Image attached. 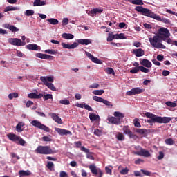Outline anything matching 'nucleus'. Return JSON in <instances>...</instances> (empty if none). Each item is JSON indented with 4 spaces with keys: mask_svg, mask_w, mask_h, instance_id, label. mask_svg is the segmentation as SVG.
I'll list each match as a JSON object with an SVG mask.
<instances>
[{
    "mask_svg": "<svg viewBox=\"0 0 177 177\" xmlns=\"http://www.w3.org/2000/svg\"><path fill=\"white\" fill-rule=\"evenodd\" d=\"M145 115L147 118H150L147 121L150 125H153V123L167 124L171 121V118L169 117H159L151 112H146Z\"/></svg>",
    "mask_w": 177,
    "mask_h": 177,
    "instance_id": "1",
    "label": "nucleus"
},
{
    "mask_svg": "<svg viewBox=\"0 0 177 177\" xmlns=\"http://www.w3.org/2000/svg\"><path fill=\"white\" fill-rule=\"evenodd\" d=\"M149 41L153 48L157 49H165L166 46H164L161 42L163 41V37L156 35L153 37H149Z\"/></svg>",
    "mask_w": 177,
    "mask_h": 177,
    "instance_id": "2",
    "label": "nucleus"
},
{
    "mask_svg": "<svg viewBox=\"0 0 177 177\" xmlns=\"http://www.w3.org/2000/svg\"><path fill=\"white\" fill-rule=\"evenodd\" d=\"M113 116L114 117L108 118L109 122L112 124H121L122 122V120L124 118V114L121 112L116 111L113 113Z\"/></svg>",
    "mask_w": 177,
    "mask_h": 177,
    "instance_id": "3",
    "label": "nucleus"
},
{
    "mask_svg": "<svg viewBox=\"0 0 177 177\" xmlns=\"http://www.w3.org/2000/svg\"><path fill=\"white\" fill-rule=\"evenodd\" d=\"M135 10L138 12L142 16H145L151 19H154L156 16V14L152 12L151 10L147 8H145L143 6H136Z\"/></svg>",
    "mask_w": 177,
    "mask_h": 177,
    "instance_id": "4",
    "label": "nucleus"
},
{
    "mask_svg": "<svg viewBox=\"0 0 177 177\" xmlns=\"http://www.w3.org/2000/svg\"><path fill=\"white\" fill-rule=\"evenodd\" d=\"M35 153L43 154V155H48L53 153V150L51 149L50 146L48 145H39L37 148L35 149Z\"/></svg>",
    "mask_w": 177,
    "mask_h": 177,
    "instance_id": "5",
    "label": "nucleus"
},
{
    "mask_svg": "<svg viewBox=\"0 0 177 177\" xmlns=\"http://www.w3.org/2000/svg\"><path fill=\"white\" fill-rule=\"evenodd\" d=\"M88 168L94 177H103L104 171L97 168L95 165L88 166Z\"/></svg>",
    "mask_w": 177,
    "mask_h": 177,
    "instance_id": "6",
    "label": "nucleus"
},
{
    "mask_svg": "<svg viewBox=\"0 0 177 177\" xmlns=\"http://www.w3.org/2000/svg\"><path fill=\"white\" fill-rule=\"evenodd\" d=\"M30 124H31L33 127H36V128H37V129H39L44 130V131H46V132H50V128H49L48 127H47V126L45 125V124H41V123L40 122H39L38 120H32V121L30 122Z\"/></svg>",
    "mask_w": 177,
    "mask_h": 177,
    "instance_id": "7",
    "label": "nucleus"
},
{
    "mask_svg": "<svg viewBox=\"0 0 177 177\" xmlns=\"http://www.w3.org/2000/svg\"><path fill=\"white\" fill-rule=\"evenodd\" d=\"M8 42L13 46H24L26 44L25 41H22L21 39L18 38H9Z\"/></svg>",
    "mask_w": 177,
    "mask_h": 177,
    "instance_id": "8",
    "label": "nucleus"
},
{
    "mask_svg": "<svg viewBox=\"0 0 177 177\" xmlns=\"http://www.w3.org/2000/svg\"><path fill=\"white\" fill-rule=\"evenodd\" d=\"M145 91V89H142L141 88H134L131 91H127L126 95L127 96H134L136 95H140Z\"/></svg>",
    "mask_w": 177,
    "mask_h": 177,
    "instance_id": "9",
    "label": "nucleus"
},
{
    "mask_svg": "<svg viewBox=\"0 0 177 177\" xmlns=\"http://www.w3.org/2000/svg\"><path fill=\"white\" fill-rule=\"evenodd\" d=\"M158 35L163 38H169L170 37V33L167 28L162 27L158 30Z\"/></svg>",
    "mask_w": 177,
    "mask_h": 177,
    "instance_id": "10",
    "label": "nucleus"
},
{
    "mask_svg": "<svg viewBox=\"0 0 177 177\" xmlns=\"http://www.w3.org/2000/svg\"><path fill=\"white\" fill-rule=\"evenodd\" d=\"M40 80L44 83V84L48 87V88L50 89L54 92L57 91V88L54 86V84L47 82L46 77H41Z\"/></svg>",
    "mask_w": 177,
    "mask_h": 177,
    "instance_id": "11",
    "label": "nucleus"
},
{
    "mask_svg": "<svg viewBox=\"0 0 177 177\" xmlns=\"http://www.w3.org/2000/svg\"><path fill=\"white\" fill-rule=\"evenodd\" d=\"M123 131H124V133L125 134H127L129 137V138H132V139H137V138H138V136L137 135L133 134L131 131V130H130L129 127H127V126L124 127Z\"/></svg>",
    "mask_w": 177,
    "mask_h": 177,
    "instance_id": "12",
    "label": "nucleus"
},
{
    "mask_svg": "<svg viewBox=\"0 0 177 177\" xmlns=\"http://www.w3.org/2000/svg\"><path fill=\"white\" fill-rule=\"evenodd\" d=\"M86 56L88 57V59L93 62V63H96L99 64H103L102 61H100L97 57H94L93 55L91 53L86 52Z\"/></svg>",
    "mask_w": 177,
    "mask_h": 177,
    "instance_id": "13",
    "label": "nucleus"
},
{
    "mask_svg": "<svg viewBox=\"0 0 177 177\" xmlns=\"http://www.w3.org/2000/svg\"><path fill=\"white\" fill-rule=\"evenodd\" d=\"M55 129L57 133L61 136L72 135V133L70 131L64 129L55 128Z\"/></svg>",
    "mask_w": 177,
    "mask_h": 177,
    "instance_id": "14",
    "label": "nucleus"
},
{
    "mask_svg": "<svg viewBox=\"0 0 177 177\" xmlns=\"http://www.w3.org/2000/svg\"><path fill=\"white\" fill-rule=\"evenodd\" d=\"M136 154L140 156H144L145 158L151 157L150 152L144 149L143 148H141L140 150L136 153Z\"/></svg>",
    "mask_w": 177,
    "mask_h": 177,
    "instance_id": "15",
    "label": "nucleus"
},
{
    "mask_svg": "<svg viewBox=\"0 0 177 177\" xmlns=\"http://www.w3.org/2000/svg\"><path fill=\"white\" fill-rule=\"evenodd\" d=\"M80 150H81V151H83V152H85L87 153L86 157L88 159L92 160H94V156H93V155L91 153H89L88 149L86 148L84 146H82L80 147Z\"/></svg>",
    "mask_w": 177,
    "mask_h": 177,
    "instance_id": "16",
    "label": "nucleus"
},
{
    "mask_svg": "<svg viewBox=\"0 0 177 177\" xmlns=\"http://www.w3.org/2000/svg\"><path fill=\"white\" fill-rule=\"evenodd\" d=\"M133 53L137 57H142L145 55V50L142 48H135L133 50Z\"/></svg>",
    "mask_w": 177,
    "mask_h": 177,
    "instance_id": "17",
    "label": "nucleus"
},
{
    "mask_svg": "<svg viewBox=\"0 0 177 177\" xmlns=\"http://www.w3.org/2000/svg\"><path fill=\"white\" fill-rule=\"evenodd\" d=\"M61 46H62L64 49L72 50L77 48L78 46V44L75 42L71 45H70V44H66L65 43H62L61 44Z\"/></svg>",
    "mask_w": 177,
    "mask_h": 177,
    "instance_id": "18",
    "label": "nucleus"
},
{
    "mask_svg": "<svg viewBox=\"0 0 177 177\" xmlns=\"http://www.w3.org/2000/svg\"><path fill=\"white\" fill-rule=\"evenodd\" d=\"M36 57L40 58L41 59H45V60H50L51 58L53 57L50 55H46V54H42L41 53H36L35 55Z\"/></svg>",
    "mask_w": 177,
    "mask_h": 177,
    "instance_id": "19",
    "label": "nucleus"
},
{
    "mask_svg": "<svg viewBox=\"0 0 177 177\" xmlns=\"http://www.w3.org/2000/svg\"><path fill=\"white\" fill-rule=\"evenodd\" d=\"M19 137L20 136L12 133H9L8 134H7V138L9 139V140H11L15 142H17V140L19 139Z\"/></svg>",
    "mask_w": 177,
    "mask_h": 177,
    "instance_id": "20",
    "label": "nucleus"
},
{
    "mask_svg": "<svg viewBox=\"0 0 177 177\" xmlns=\"http://www.w3.org/2000/svg\"><path fill=\"white\" fill-rule=\"evenodd\" d=\"M53 120L59 124H62L63 122L60 117H59L57 113H50V114Z\"/></svg>",
    "mask_w": 177,
    "mask_h": 177,
    "instance_id": "21",
    "label": "nucleus"
},
{
    "mask_svg": "<svg viewBox=\"0 0 177 177\" xmlns=\"http://www.w3.org/2000/svg\"><path fill=\"white\" fill-rule=\"evenodd\" d=\"M140 64L148 68L152 67V63L147 59H142V60L140 61Z\"/></svg>",
    "mask_w": 177,
    "mask_h": 177,
    "instance_id": "22",
    "label": "nucleus"
},
{
    "mask_svg": "<svg viewBox=\"0 0 177 177\" xmlns=\"http://www.w3.org/2000/svg\"><path fill=\"white\" fill-rule=\"evenodd\" d=\"M26 48L30 50L39 51L40 50V46L35 44H32L27 45Z\"/></svg>",
    "mask_w": 177,
    "mask_h": 177,
    "instance_id": "23",
    "label": "nucleus"
},
{
    "mask_svg": "<svg viewBox=\"0 0 177 177\" xmlns=\"http://www.w3.org/2000/svg\"><path fill=\"white\" fill-rule=\"evenodd\" d=\"M154 19H156L159 21H162V23L166 24H171V21L169 19H167V18H161V17H160L157 14H156Z\"/></svg>",
    "mask_w": 177,
    "mask_h": 177,
    "instance_id": "24",
    "label": "nucleus"
},
{
    "mask_svg": "<svg viewBox=\"0 0 177 177\" xmlns=\"http://www.w3.org/2000/svg\"><path fill=\"white\" fill-rule=\"evenodd\" d=\"M77 44H80V45H88L92 43V40L89 39H80L77 40Z\"/></svg>",
    "mask_w": 177,
    "mask_h": 177,
    "instance_id": "25",
    "label": "nucleus"
},
{
    "mask_svg": "<svg viewBox=\"0 0 177 177\" xmlns=\"http://www.w3.org/2000/svg\"><path fill=\"white\" fill-rule=\"evenodd\" d=\"M76 106L77 107H80V108H85L86 110L89 111H91L93 112V109L92 107H91L88 104H83V103H77L76 104Z\"/></svg>",
    "mask_w": 177,
    "mask_h": 177,
    "instance_id": "26",
    "label": "nucleus"
},
{
    "mask_svg": "<svg viewBox=\"0 0 177 177\" xmlns=\"http://www.w3.org/2000/svg\"><path fill=\"white\" fill-rule=\"evenodd\" d=\"M28 97L30 99H40L43 97V94L37 95L36 93H30L28 95Z\"/></svg>",
    "mask_w": 177,
    "mask_h": 177,
    "instance_id": "27",
    "label": "nucleus"
},
{
    "mask_svg": "<svg viewBox=\"0 0 177 177\" xmlns=\"http://www.w3.org/2000/svg\"><path fill=\"white\" fill-rule=\"evenodd\" d=\"M46 5V1L42 0H35L33 3L34 7L43 6Z\"/></svg>",
    "mask_w": 177,
    "mask_h": 177,
    "instance_id": "28",
    "label": "nucleus"
},
{
    "mask_svg": "<svg viewBox=\"0 0 177 177\" xmlns=\"http://www.w3.org/2000/svg\"><path fill=\"white\" fill-rule=\"evenodd\" d=\"M162 41L167 42L169 44L175 45L177 47V41H173L169 37H163Z\"/></svg>",
    "mask_w": 177,
    "mask_h": 177,
    "instance_id": "29",
    "label": "nucleus"
},
{
    "mask_svg": "<svg viewBox=\"0 0 177 177\" xmlns=\"http://www.w3.org/2000/svg\"><path fill=\"white\" fill-rule=\"evenodd\" d=\"M6 28L10 30L12 32H15L19 31V28L15 26L14 25L7 24Z\"/></svg>",
    "mask_w": 177,
    "mask_h": 177,
    "instance_id": "30",
    "label": "nucleus"
},
{
    "mask_svg": "<svg viewBox=\"0 0 177 177\" xmlns=\"http://www.w3.org/2000/svg\"><path fill=\"white\" fill-rule=\"evenodd\" d=\"M129 3L136 6H143L144 3L142 0H128Z\"/></svg>",
    "mask_w": 177,
    "mask_h": 177,
    "instance_id": "31",
    "label": "nucleus"
},
{
    "mask_svg": "<svg viewBox=\"0 0 177 177\" xmlns=\"http://www.w3.org/2000/svg\"><path fill=\"white\" fill-rule=\"evenodd\" d=\"M62 38L66 40H71L74 39V35L72 34L64 33L62 35Z\"/></svg>",
    "mask_w": 177,
    "mask_h": 177,
    "instance_id": "32",
    "label": "nucleus"
},
{
    "mask_svg": "<svg viewBox=\"0 0 177 177\" xmlns=\"http://www.w3.org/2000/svg\"><path fill=\"white\" fill-rule=\"evenodd\" d=\"M24 126H25V123L19 122L16 127L17 131L19 133L22 132L24 131V129H22V127Z\"/></svg>",
    "mask_w": 177,
    "mask_h": 177,
    "instance_id": "33",
    "label": "nucleus"
},
{
    "mask_svg": "<svg viewBox=\"0 0 177 177\" xmlns=\"http://www.w3.org/2000/svg\"><path fill=\"white\" fill-rule=\"evenodd\" d=\"M89 118L91 122H94L97 120V118H100L99 115H97L94 113H89Z\"/></svg>",
    "mask_w": 177,
    "mask_h": 177,
    "instance_id": "34",
    "label": "nucleus"
},
{
    "mask_svg": "<svg viewBox=\"0 0 177 177\" xmlns=\"http://www.w3.org/2000/svg\"><path fill=\"white\" fill-rule=\"evenodd\" d=\"M19 174L20 176H26L31 175V172L30 170H27V171L21 170L19 171Z\"/></svg>",
    "mask_w": 177,
    "mask_h": 177,
    "instance_id": "35",
    "label": "nucleus"
},
{
    "mask_svg": "<svg viewBox=\"0 0 177 177\" xmlns=\"http://www.w3.org/2000/svg\"><path fill=\"white\" fill-rule=\"evenodd\" d=\"M104 10L103 8H93L91 10V13L92 15H96L97 13H102L103 12Z\"/></svg>",
    "mask_w": 177,
    "mask_h": 177,
    "instance_id": "36",
    "label": "nucleus"
},
{
    "mask_svg": "<svg viewBox=\"0 0 177 177\" xmlns=\"http://www.w3.org/2000/svg\"><path fill=\"white\" fill-rule=\"evenodd\" d=\"M105 93L104 90H93L92 93L95 95L101 96Z\"/></svg>",
    "mask_w": 177,
    "mask_h": 177,
    "instance_id": "37",
    "label": "nucleus"
},
{
    "mask_svg": "<svg viewBox=\"0 0 177 177\" xmlns=\"http://www.w3.org/2000/svg\"><path fill=\"white\" fill-rule=\"evenodd\" d=\"M46 21L52 25H57L59 24V21L54 18L48 19Z\"/></svg>",
    "mask_w": 177,
    "mask_h": 177,
    "instance_id": "38",
    "label": "nucleus"
},
{
    "mask_svg": "<svg viewBox=\"0 0 177 177\" xmlns=\"http://www.w3.org/2000/svg\"><path fill=\"white\" fill-rule=\"evenodd\" d=\"M115 138H116L117 140H119V141L124 140V134H122V133H120V132L115 135Z\"/></svg>",
    "mask_w": 177,
    "mask_h": 177,
    "instance_id": "39",
    "label": "nucleus"
},
{
    "mask_svg": "<svg viewBox=\"0 0 177 177\" xmlns=\"http://www.w3.org/2000/svg\"><path fill=\"white\" fill-rule=\"evenodd\" d=\"M136 131L140 135H145L147 133V130L146 129H137Z\"/></svg>",
    "mask_w": 177,
    "mask_h": 177,
    "instance_id": "40",
    "label": "nucleus"
},
{
    "mask_svg": "<svg viewBox=\"0 0 177 177\" xmlns=\"http://www.w3.org/2000/svg\"><path fill=\"white\" fill-rule=\"evenodd\" d=\"M93 100L95 102H100V103H103L104 101V98H102V97H98V96H93Z\"/></svg>",
    "mask_w": 177,
    "mask_h": 177,
    "instance_id": "41",
    "label": "nucleus"
},
{
    "mask_svg": "<svg viewBox=\"0 0 177 177\" xmlns=\"http://www.w3.org/2000/svg\"><path fill=\"white\" fill-rule=\"evenodd\" d=\"M165 104H166V106H167L169 107H176L177 106V104L172 101H167V102H166Z\"/></svg>",
    "mask_w": 177,
    "mask_h": 177,
    "instance_id": "42",
    "label": "nucleus"
},
{
    "mask_svg": "<svg viewBox=\"0 0 177 177\" xmlns=\"http://www.w3.org/2000/svg\"><path fill=\"white\" fill-rule=\"evenodd\" d=\"M139 70L142 72V73H150V69L149 68H145L144 66H140L138 67Z\"/></svg>",
    "mask_w": 177,
    "mask_h": 177,
    "instance_id": "43",
    "label": "nucleus"
},
{
    "mask_svg": "<svg viewBox=\"0 0 177 177\" xmlns=\"http://www.w3.org/2000/svg\"><path fill=\"white\" fill-rule=\"evenodd\" d=\"M165 143H166V145L171 146L174 144V140L171 138H169L165 140Z\"/></svg>",
    "mask_w": 177,
    "mask_h": 177,
    "instance_id": "44",
    "label": "nucleus"
},
{
    "mask_svg": "<svg viewBox=\"0 0 177 177\" xmlns=\"http://www.w3.org/2000/svg\"><path fill=\"white\" fill-rule=\"evenodd\" d=\"M25 16L30 17L35 15V11L32 10H28L24 12Z\"/></svg>",
    "mask_w": 177,
    "mask_h": 177,
    "instance_id": "45",
    "label": "nucleus"
},
{
    "mask_svg": "<svg viewBox=\"0 0 177 177\" xmlns=\"http://www.w3.org/2000/svg\"><path fill=\"white\" fill-rule=\"evenodd\" d=\"M18 144L20 145L21 146L24 147L25 145L26 144V142L21 138L19 136V140H17Z\"/></svg>",
    "mask_w": 177,
    "mask_h": 177,
    "instance_id": "46",
    "label": "nucleus"
},
{
    "mask_svg": "<svg viewBox=\"0 0 177 177\" xmlns=\"http://www.w3.org/2000/svg\"><path fill=\"white\" fill-rule=\"evenodd\" d=\"M59 104H61L62 105L68 106V105H70L71 102L68 100L64 99V100L59 101Z\"/></svg>",
    "mask_w": 177,
    "mask_h": 177,
    "instance_id": "47",
    "label": "nucleus"
},
{
    "mask_svg": "<svg viewBox=\"0 0 177 177\" xmlns=\"http://www.w3.org/2000/svg\"><path fill=\"white\" fill-rule=\"evenodd\" d=\"M18 93H12L8 95L9 100H12L13 98L18 97Z\"/></svg>",
    "mask_w": 177,
    "mask_h": 177,
    "instance_id": "48",
    "label": "nucleus"
},
{
    "mask_svg": "<svg viewBox=\"0 0 177 177\" xmlns=\"http://www.w3.org/2000/svg\"><path fill=\"white\" fill-rule=\"evenodd\" d=\"M134 126L135 127H137V128H140L141 127V124L139 122V119L138 118H136L134 120Z\"/></svg>",
    "mask_w": 177,
    "mask_h": 177,
    "instance_id": "49",
    "label": "nucleus"
},
{
    "mask_svg": "<svg viewBox=\"0 0 177 177\" xmlns=\"http://www.w3.org/2000/svg\"><path fill=\"white\" fill-rule=\"evenodd\" d=\"M103 104H104L105 106H108V107H109V108H112V107H113V104H111V102L110 101H107V100H104Z\"/></svg>",
    "mask_w": 177,
    "mask_h": 177,
    "instance_id": "50",
    "label": "nucleus"
},
{
    "mask_svg": "<svg viewBox=\"0 0 177 177\" xmlns=\"http://www.w3.org/2000/svg\"><path fill=\"white\" fill-rule=\"evenodd\" d=\"M46 167L50 171H53V169L54 168V164L52 162H48Z\"/></svg>",
    "mask_w": 177,
    "mask_h": 177,
    "instance_id": "51",
    "label": "nucleus"
},
{
    "mask_svg": "<svg viewBox=\"0 0 177 177\" xmlns=\"http://www.w3.org/2000/svg\"><path fill=\"white\" fill-rule=\"evenodd\" d=\"M120 172L122 175H127L129 174V169H128V167H125L124 169H122Z\"/></svg>",
    "mask_w": 177,
    "mask_h": 177,
    "instance_id": "52",
    "label": "nucleus"
},
{
    "mask_svg": "<svg viewBox=\"0 0 177 177\" xmlns=\"http://www.w3.org/2000/svg\"><path fill=\"white\" fill-rule=\"evenodd\" d=\"M139 71H140L139 68H133V69L130 70L129 72L131 74H136V73H138Z\"/></svg>",
    "mask_w": 177,
    "mask_h": 177,
    "instance_id": "53",
    "label": "nucleus"
},
{
    "mask_svg": "<svg viewBox=\"0 0 177 177\" xmlns=\"http://www.w3.org/2000/svg\"><path fill=\"white\" fill-rule=\"evenodd\" d=\"M17 10V8L16 7H12V6H8L5 9V12H8V11H13V10Z\"/></svg>",
    "mask_w": 177,
    "mask_h": 177,
    "instance_id": "54",
    "label": "nucleus"
},
{
    "mask_svg": "<svg viewBox=\"0 0 177 177\" xmlns=\"http://www.w3.org/2000/svg\"><path fill=\"white\" fill-rule=\"evenodd\" d=\"M45 53H48V54H51V55H55L56 53H57V52L55 50L53 49H47L45 50Z\"/></svg>",
    "mask_w": 177,
    "mask_h": 177,
    "instance_id": "55",
    "label": "nucleus"
},
{
    "mask_svg": "<svg viewBox=\"0 0 177 177\" xmlns=\"http://www.w3.org/2000/svg\"><path fill=\"white\" fill-rule=\"evenodd\" d=\"M164 157H165V153H163V151H160L159 152V155L157 157V159L158 160H162L164 158Z\"/></svg>",
    "mask_w": 177,
    "mask_h": 177,
    "instance_id": "56",
    "label": "nucleus"
},
{
    "mask_svg": "<svg viewBox=\"0 0 177 177\" xmlns=\"http://www.w3.org/2000/svg\"><path fill=\"white\" fill-rule=\"evenodd\" d=\"M106 73L108 74H113L114 75V69H113L112 68H106Z\"/></svg>",
    "mask_w": 177,
    "mask_h": 177,
    "instance_id": "57",
    "label": "nucleus"
},
{
    "mask_svg": "<svg viewBox=\"0 0 177 177\" xmlns=\"http://www.w3.org/2000/svg\"><path fill=\"white\" fill-rule=\"evenodd\" d=\"M44 100H48L49 99H53V95L52 94H46V95H43Z\"/></svg>",
    "mask_w": 177,
    "mask_h": 177,
    "instance_id": "58",
    "label": "nucleus"
},
{
    "mask_svg": "<svg viewBox=\"0 0 177 177\" xmlns=\"http://www.w3.org/2000/svg\"><path fill=\"white\" fill-rule=\"evenodd\" d=\"M59 177H69V176H68V174L66 171H62L59 173Z\"/></svg>",
    "mask_w": 177,
    "mask_h": 177,
    "instance_id": "59",
    "label": "nucleus"
},
{
    "mask_svg": "<svg viewBox=\"0 0 177 177\" xmlns=\"http://www.w3.org/2000/svg\"><path fill=\"white\" fill-rule=\"evenodd\" d=\"M42 140L44 142H51L52 141V139L49 136H43Z\"/></svg>",
    "mask_w": 177,
    "mask_h": 177,
    "instance_id": "60",
    "label": "nucleus"
},
{
    "mask_svg": "<svg viewBox=\"0 0 177 177\" xmlns=\"http://www.w3.org/2000/svg\"><path fill=\"white\" fill-rule=\"evenodd\" d=\"M100 86L99 84L97 83H93V84L90 85V88H98Z\"/></svg>",
    "mask_w": 177,
    "mask_h": 177,
    "instance_id": "61",
    "label": "nucleus"
},
{
    "mask_svg": "<svg viewBox=\"0 0 177 177\" xmlns=\"http://www.w3.org/2000/svg\"><path fill=\"white\" fill-rule=\"evenodd\" d=\"M113 40H114V36H113L112 34L109 33V34L108 39H106V41H108L109 42H110V41H113Z\"/></svg>",
    "mask_w": 177,
    "mask_h": 177,
    "instance_id": "62",
    "label": "nucleus"
},
{
    "mask_svg": "<svg viewBox=\"0 0 177 177\" xmlns=\"http://www.w3.org/2000/svg\"><path fill=\"white\" fill-rule=\"evenodd\" d=\"M94 135L97 136H100L102 135V131L99 129H95L94 131Z\"/></svg>",
    "mask_w": 177,
    "mask_h": 177,
    "instance_id": "63",
    "label": "nucleus"
},
{
    "mask_svg": "<svg viewBox=\"0 0 177 177\" xmlns=\"http://www.w3.org/2000/svg\"><path fill=\"white\" fill-rule=\"evenodd\" d=\"M68 23H69V19H68V18H64V19H63V21H62V25H63V26H66V25L68 24Z\"/></svg>",
    "mask_w": 177,
    "mask_h": 177,
    "instance_id": "64",
    "label": "nucleus"
}]
</instances>
